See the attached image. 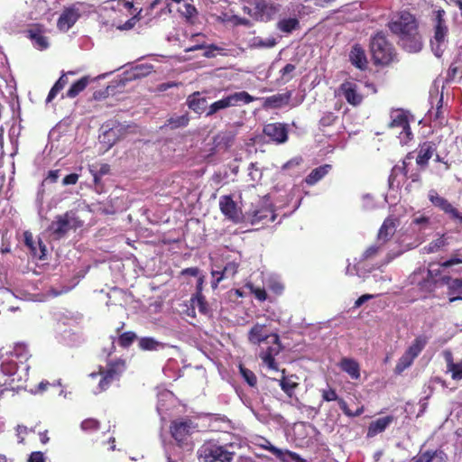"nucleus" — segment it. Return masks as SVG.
<instances>
[{"label": "nucleus", "mask_w": 462, "mask_h": 462, "mask_svg": "<svg viewBox=\"0 0 462 462\" xmlns=\"http://www.w3.org/2000/svg\"><path fill=\"white\" fill-rule=\"evenodd\" d=\"M228 22L233 23L235 25H244L246 27H251L253 25L252 22L246 18L239 17L238 15H232L229 17Z\"/></svg>", "instance_id": "nucleus-57"}, {"label": "nucleus", "mask_w": 462, "mask_h": 462, "mask_svg": "<svg viewBox=\"0 0 462 462\" xmlns=\"http://www.w3.org/2000/svg\"><path fill=\"white\" fill-rule=\"evenodd\" d=\"M248 171V176L250 177L251 180L258 182L262 179L263 172L256 162L250 163Z\"/></svg>", "instance_id": "nucleus-52"}, {"label": "nucleus", "mask_w": 462, "mask_h": 462, "mask_svg": "<svg viewBox=\"0 0 462 462\" xmlns=\"http://www.w3.org/2000/svg\"><path fill=\"white\" fill-rule=\"evenodd\" d=\"M152 65L151 64H141L134 68V77H144L152 72Z\"/></svg>", "instance_id": "nucleus-50"}, {"label": "nucleus", "mask_w": 462, "mask_h": 462, "mask_svg": "<svg viewBox=\"0 0 462 462\" xmlns=\"http://www.w3.org/2000/svg\"><path fill=\"white\" fill-rule=\"evenodd\" d=\"M166 344L152 337H143L138 340V347L143 351H158L165 348Z\"/></svg>", "instance_id": "nucleus-32"}, {"label": "nucleus", "mask_w": 462, "mask_h": 462, "mask_svg": "<svg viewBox=\"0 0 462 462\" xmlns=\"http://www.w3.org/2000/svg\"><path fill=\"white\" fill-rule=\"evenodd\" d=\"M125 370V362L118 359L116 362L109 363L106 369L100 368L99 373H91L90 376L96 378L98 374L101 375L97 390L94 391L95 394L100 393L108 389L111 383L118 381L122 374Z\"/></svg>", "instance_id": "nucleus-4"}, {"label": "nucleus", "mask_w": 462, "mask_h": 462, "mask_svg": "<svg viewBox=\"0 0 462 462\" xmlns=\"http://www.w3.org/2000/svg\"><path fill=\"white\" fill-rule=\"evenodd\" d=\"M90 172H96L99 176L103 177L109 173L110 171V166L108 164H102L99 167L96 165H92L89 168Z\"/></svg>", "instance_id": "nucleus-56"}, {"label": "nucleus", "mask_w": 462, "mask_h": 462, "mask_svg": "<svg viewBox=\"0 0 462 462\" xmlns=\"http://www.w3.org/2000/svg\"><path fill=\"white\" fill-rule=\"evenodd\" d=\"M259 447L262 448L270 451L272 454L276 456L278 458H282V456L284 455V452L274 447L268 439H261V442L258 444Z\"/></svg>", "instance_id": "nucleus-47"}, {"label": "nucleus", "mask_w": 462, "mask_h": 462, "mask_svg": "<svg viewBox=\"0 0 462 462\" xmlns=\"http://www.w3.org/2000/svg\"><path fill=\"white\" fill-rule=\"evenodd\" d=\"M395 230L394 221L391 218H386L379 229L378 243L384 244L393 236Z\"/></svg>", "instance_id": "nucleus-31"}, {"label": "nucleus", "mask_w": 462, "mask_h": 462, "mask_svg": "<svg viewBox=\"0 0 462 462\" xmlns=\"http://www.w3.org/2000/svg\"><path fill=\"white\" fill-rule=\"evenodd\" d=\"M434 456L435 452L426 451L417 457H414L412 462H431Z\"/></svg>", "instance_id": "nucleus-60"}, {"label": "nucleus", "mask_w": 462, "mask_h": 462, "mask_svg": "<svg viewBox=\"0 0 462 462\" xmlns=\"http://www.w3.org/2000/svg\"><path fill=\"white\" fill-rule=\"evenodd\" d=\"M275 220V214L270 207H262L252 210L251 212V222L254 225L261 222H273Z\"/></svg>", "instance_id": "nucleus-23"}, {"label": "nucleus", "mask_w": 462, "mask_h": 462, "mask_svg": "<svg viewBox=\"0 0 462 462\" xmlns=\"http://www.w3.org/2000/svg\"><path fill=\"white\" fill-rule=\"evenodd\" d=\"M236 135L234 131L220 132L214 137V144L218 149L227 150L234 144Z\"/></svg>", "instance_id": "nucleus-28"}, {"label": "nucleus", "mask_w": 462, "mask_h": 462, "mask_svg": "<svg viewBox=\"0 0 462 462\" xmlns=\"http://www.w3.org/2000/svg\"><path fill=\"white\" fill-rule=\"evenodd\" d=\"M448 302L462 300V279L456 278L448 283Z\"/></svg>", "instance_id": "nucleus-34"}, {"label": "nucleus", "mask_w": 462, "mask_h": 462, "mask_svg": "<svg viewBox=\"0 0 462 462\" xmlns=\"http://www.w3.org/2000/svg\"><path fill=\"white\" fill-rule=\"evenodd\" d=\"M279 11V5L265 0H256L254 7V19L258 22H269Z\"/></svg>", "instance_id": "nucleus-14"}, {"label": "nucleus", "mask_w": 462, "mask_h": 462, "mask_svg": "<svg viewBox=\"0 0 462 462\" xmlns=\"http://www.w3.org/2000/svg\"><path fill=\"white\" fill-rule=\"evenodd\" d=\"M331 170V165L324 164L322 166L313 169L310 173L306 177L305 181L309 185H314L324 178Z\"/></svg>", "instance_id": "nucleus-33"}, {"label": "nucleus", "mask_w": 462, "mask_h": 462, "mask_svg": "<svg viewBox=\"0 0 462 462\" xmlns=\"http://www.w3.org/2000/svg\"><path fill=\"white\" fill-rule=\"evenodd\" d=\"M247 287L257 300L260 301H264L266 300L267 294L264 289L254 287L252 284L247 285Z\"/></svg>", "instance_id": "nucleus-55"}, {"label": "nucleus", "mask_w": 462, "mask_h": 462, "mask_svg": "<svg viewBox=\"0 0 462 462\" xmlns=\"http://www.w3.org/2000/svg\"><path fill=\"white\" fill-rule=\"evenodd\" d=\"M187 106L197 114L207 112V99L200 92H194L187 98Z\"/></svg>", "instance_id": "nucleus-25"}, {"label": "nucleus", "mask_w": 462, "mask_h": 462, "mask_svg": "<svg viewBox=\"0 0 462 462\" xmlns=\"http://www.w3.org/2000/svg\"><path fill=\"white\" fill-rule=\"evenodd\" d=\"M428 343V338L425 336H418L412 341L411 345L408 347L406 352L416 358L420 352L424 349Z\"/></svg>", "instance_id": "nucleus-35"}, {"label": "nucleus", "mask_w": 462, "mask_h": 462, "mask_svg": "<svg viewBox=\"0 0 462 462\" xmlns=\"http://www.w3.org/2000/svg\"><path fill=\"white\" fill-rule=\"evenodd\" d=\"M301 158L300 157H295V158H292L291 160L288 161L286 163H284L282 167V169L283 171H287V170H290L291 168H294L296 166H299L301 162Z\"/></svg>", "instance_id": "nucleus-63"}, {"label": "nucleus", "mask_w": 462, "mask_h": 462, "mask_svg": "<svg viewBox=\"0 0 462 462\" xmlns=\"http://www.w3.org/2000/svg\"><path fill=\"white\" fill-rule=\"evenodd\" d=\"M238 264L235 262H229L226 264L222 271H212L211 274L214 280L212 281V288L216 289L217 284L223 279L232 278L237 273Z\"/></svg>", "instance_id": "nucleus-21"}, {"label": "nucleus", "mask_w": 462, "mask_h": 462, "mask_svg": "<svg viewBox=\"0 0 462 462\" xmlns=\"http://www.w3.org/2000/svg\"><path fill=\"white\" fill-rule=\"evenodd\" d=\"M399 44L408 52H418L422 48L421 37L418 32V29L412 32L406 33L399 39Z\"/></svg>", "instance_id": "nucleus-17"}, {"label": "nucleus", "mask_w": 462, "mask_h": 462, "mask_svg": "<svg viewBox=\"0 0 462 462\" xmlns=\"http://www.w3.org/2000/svg\"><path fill=\"white\" fill-rule=\"evenodd\" d=\"M430 225V218L423 215L415 216L411 220V226L417 227L419 231L426 229Z\"/></svg>", "instance_id": "nucleus-49"}, {"label": "nucleus", "mask_w": 462, "mask_h": 462, "mask_svg": "<svg viewBox=\"0 0 462 462\" xmlns=\"http://www.w3.org/2000/svg\"><path fill=\"white\" fill-rule=\"evenodd\" d=\"M322 399L326 402L338 401V396L336 391L332 388L322 390Z\"/></svg>", "instance_id": "nucleus-58"}, {"label": "nucleus", "mask_w": 462, "mask_h": 462, "mask_svg": "<svg viewBox=\"0 0 462 462\" xmlns=\"http://www.w3.org/2000/svg\"><path fill=\"white\" fill-rule=\"evenodd\" d=\"M198 425L189 419L175 420L171 425V434L179 443H182L196 430Z\"/></svg>", "instance_id": "nucleus-12"}, {"label": "nucleus", "mask_w": 462, "mask_h": 462, "mask_svg": "<svg viewBox=\"0 0 462 462\" xmlns=\"http://www.w3.org/2000/svg\"><path fill=\"white\" fill-rule=\"evenodd\" d=\"M89 82L90 78L88 76L81 78L80 79H79L71 85V87L66 93V97L69 98L76 97L80 92H82L87 88Z\"/></svg>", "instance_id": "nucleus-36"}, {"label": "nucleus", "mask_w": 462, "mask_h": 462, "mask_svg": "<svg viewBox=\"0 0 462 462\" xmlns=\"http://www.w3.org/2000/svg\"><path fill=\"white\" fill-rule=\"evenodd\" d=\"M30 38L33 42V44L36 48L40 50H44L48 48L49 42L47 37L42 34V32L38 29H32L29 31Z\"/></svg>", "instance_id": "nucleus-40"}, {"label": "nucleus", "mask_w": 462, "mask_h": 462, "mask_svg": "<svg viewBox=\"0 0 462 462\" xmlns=\"http://www.w3.org/2000/svg\"><path fill=\"white\" fill-rule=\"evenodd\" d=\"M273 346L268 347L267 351L261 355L263 363L270 368L277 370L276 363L273 356L277 355L281 349L280 338L278 335L273 336Z\"/></svg>", "instance_id": "nucleus-22"}, {"label": "nucleus", "mask_w": 462, "mask_h": 462, "mask_svg": "<svg viewBox=\"0 0 462 462\" xmlns=\"http://www.w3.org/2000/svg\"><path fill=\"white\" fill-rule=\"evenodd\" d=\"M137 339V335L134 331H127L122 333L118 337V345L124 348L129 347L134 340Z\"/></svg>", "instance_id": "nucleus-45"}, {"label": "nucleus", "mask_w": 462, "mask_h": 462, "mask_svg": "<svg viewBox=\"0 0 462 462\" xmlns=\"http://www.w3.org/2000/svg\"><path fill=\"white\" fill-rule=\"evenodd\" d=\"M28 461L29 462H46V458L42 452L34 451L30 455Z\"/></svg>", "instance_id": "nucleus-64"}, {"label": "nucleus", "mask_w": 462, "mask_h": 462, "mask_svg": "<svg viewBox=\"0 0 462 462\" xmlns=\"http://www.w3.org/2000/svg\"><path fill=\"white\" fill-rule=\"evenodd\" d=\"M83 223L80 221L74 211H68L63 215H58L55 220L51 222L49 230L56 239L64 236L70 229H76L82 226Z\"/></svg>", "instance_id": "nucleus-7"}, {"label": "nucleus", "mask_w": 462, "mask_h": 462, "mask_svg": "<svg viewBox=\"0 0 462 462\" xmlns=\"http://www.w3.org/2000/svg\"><path fill=\"white\" fill-rule=\"evenodd\" d=\"M221 212L230 220L239 222L242 219L241 209L230 196H222L219 199Z\"/></svg>", "instance_id": "nucleus-16"}, {"label": "nucleus", "mask_w": 462, "mask_h": 462, "mask_svg": "<svg viewBox=\"0 0 462 462\" xmlns=\"http://www.w3.org/2000/svg\"><path fill=\"white\" fill-rule=\"evenodd\" d=\"M393 416L379 418L372 421L367 430V438H373L377 434L385 430V429L393 422Z\"/></svg>", "instance_id": "nucleus-26"}, {"label": "nucleus", "mask_w": 462, "mask_h": 462, "mask_svg": "<svg viewBox=\"0 0 462 462\" xmlns=\"http://www.w3.org/2000/svg\"><path fill=\"white\" fill-rule=\"evenodd\" d=\"M381 245L382 244L380 243V245H374L368 247L364 253V259H369L377 254V253L381 249Z\"/></svg>", "instance_id": "nucleus-59"}, {"label": "nucleus", "mask_w": 462, "mask_h": 462, "mask_svg": "<svg viewBox=\"0 0 462 462\" xmlns=\"http://www.w3.org/2000/svg\"><path fill=\"white\" fill-rule=\"evenodd\" d=\"M277 42L275 38L269 37L265 40L261 37H254L250 40L249 46L251 48L261 49V48H273L276 45Z\"/></svg>", "instance_id": "nucleus-41"}, {"label": "nucleus", "mask_w": 462, "mask_h": 462, "mask_svg": "<svg viewBox=\"0 0 462 462\" xmlns=\"http://www.w3.org/2000/svg\"><path fill=\"white\" fill-rule=\"evenodd\" d=\"M446 239L441 236L430 242L424 249L427 253H434L446 245Z\"/></svg>", "instance_id": "nucleus-51"}, {"label": "nucleus", "mask_w": 462, "mask_h": 462, "mask_svg": "<svg viewBox=\"0 0 462 462\" xmlns=\"http://www.w3.org/2000/svg\"><path fill=\"white\" fill-rule=\"evenodd\" d=\"M370 50L375 64H389L394 56V49L383 32H376L370 41Z\"/></svg>", "instance_id": "nucleus-3"}, {"label": "nucleus", "mask_w": 462, "mask_h": 462, "mask_svg": "<svg viewBox=\"0 0 462 462\" xmlns=\"http://www.w3.org/2000/svg\"><path fill=\"white\" fill-rule=\"evenodd\" d=\"M296 67L293 64L288 63L286 64L281 70V78L280 82L282 83H287L292 79V72L295 70Z\"/></svg>", "instance_id": "nucleus-48"}, {"label": "nucleus", "mask_w": 462, "mask_h": 462, "mask_svg": "<svg viewBox=\"0 0 462 462\" xmlns=\"http://www.w3.org/2000/svg\"><path fill=\"white\" fill-rule=\"evenodd\" d=\"M293 377L294 375L282 376V379L278 380L280 387L289 397L293 396L294 391L299 385L298 383L292 380Z\"/></svg>", "instance_id": "nucleus-38"}, {"label": "nucleus", "mask_w": 462, "mask_h": 462, "mask_svg": "<svg viewBox=\"0 0 462 462\" xmlns=\"http://www.w3.org/2000/svg\"><path fill=\"white\" fill-rule=\"evenodd\" d=\"M435 152V147L432 143H423L419 149L418 156L416 159L417 164L420 166H425L428 164L429 160L432 157Z\"/></svg>", "instance_id": "nucleus-30"}, {"label": "nucleus", "mask_w": 462, "mask_h": 462, "mask_svg": "<svg viewBox=\"0 0 462 462\" xmlns=\"http://www.w3.org/2000/svg\"><path fill=\"white\" fill-rule=\"evenodd\" d=\"M349 59L351 63L360 69H365L367 67V59L365 51L359 44L353 46Z\"/></svg>", "instance_id": "nucleus-27"}, {"label": "nucleus", "mask_w": 462, "mask_h": 462, "mask_svg": "<svg viewBox=\"0 0 462 462\" xmlns=\"http://www.w3.org/2000/svg\"><path fill=\"white\" fill-rule=\"evenodd\" d=\"M263 134L277 143H282L288 138L286 127L280 123L266 125L263 127Z\"/></svg>", "instance_id": "nucleus-18"}, {"label": "nucleus", "mask_w": 462, "mask_h": 462, "mask_svg": "<svg viewBox=\"0 0 462 462\" xmlns=\"http://www.w3.org/2000/svg\"><path fill=\"white\" fill-rule=\"evenodd\" d=\"M18 370V365L13 360L2 363L0 367V387L3 388L1 390L2 393L9 388L13 389V383L15 381L21 380V376L17 374Z\"/></svg>", "instance_id": "nucleus-11"}, {"label": "nucleus", "mask_w": 462, "mask_h": 462, "mask_svg": "<svg viewBox=\"0 0 462 462\" xmlns=\"http://www.w3.org/2000/svg\"><path fill=\"white\" fill-rule=\"evenodd\" d=\"M429 199L435 207L448 214L451 219L457 220L462 224V213L458 212L445 198L440 197L436 190H430Z\"/></svg>", "instance_id": "nucleus-13"}, {"label": "nucleus", "mask_w": 462, "mask_h": 462, "mask_svg": "<svg viewBox=\"0 0 462 462\" xmlns=\"http://www.w3.org/2000/svg\"><path fill=\"white\" fill-rule=\"evenodd\" d=\"M339 93L347 103L352 106H358L363 101V95L360 92L359 86L352 81H346L339 87Z\"/></svg>", "instance_id": "nucleus-15"}, {"label": "nucleus", "mask_w": 462, "mask_h": 462, "mask_svg": "<svg viewBox=\"0 0 462 462\" xmlns=\"http://www.w3.org/2000/svg\"><path fill=\"white\" fill-rule=\"evenodd\" d=\"M99 428V422L94 419H87L82 421L81 429L84 431L97 430Z\"/></svg>", "instance_id": "nucleus-53"}, {"label": "nucleus", "mask_w": 462, "mask_h": 462, "mask_svg": "<svg viewBox=\"0 0 462 462\" xmlns=\"http://www.w3.org/2000/svg\"><path fill=\"white\" fill-rule=\"evenodd\" d=\"M232 444L220 445L216 441H206L199 449L198 455L203 462H232L236 452Z\"/></svg>", "instance_id": "nucleus-1"}, {"label": "nucleus", "mask_w": 462, "mask_h": 462, "mask_svg": "<svg viewBox=\"0 0 462 462\" xmlns=\"http://www.w3.org/2000/svg\"><path fill=\"white\" fill-rule=\"evenodd\" d=\"M275 334H271L266 330V326L262 324H255L252 327V328L248 332V340L250 343L254 345H260L261 343L268 340L269 338L273 339V336Z\"/></svg>", "instance_id": "nucleus-20"}, {"label": "nucleus", "mask_w": 462, "mask_h": 462, "mask_svg": "<svg viewBox=\"0 0 462 462\" xmlns=\"http://www.w3.org/2000/svg\"><path fill=\"white\" fill-rule=\"evenodd\" d=\"M189 122V115L183 114L181 116H171L163 125V127H169L171 129H177L180 127H185L188 125Z\"/></svg>", "instance_id": "nucleus-37"}, {"label": "nucleus", "mask_w": 462, "mask_h": 462, "mask_svg": "<svg viewBox=\"0 0 462 462\" xmlns=\"http://www.w3.org/2000/svg\"><path fill=\"white\" fill-rule=\"evenodd\" d=\"M239 371L243 379L250 385L251 387L256 386L257 378L254 372L245 368L242 365H239Z\"/></svg>", "instance_id": "nucleus-46"}, {"label": "nucleus", "mask_w": 462, "mask_h": 462, "mask_svg": "<svg viewBox=\"0 0 462 462\" xmlns=\"http://www.w3.org/2000/svg\"><path fill=\"white\" fill-rule=\"evenodd\" d=\"M300 26L297 18L282 19L277 23V29L285 33H291Z\"/></svg>", "instance_id": "nucleus-39"}, {"label": "nucleus", "mask_w": 462, "mask_h": 462, "mask_svg": "<svg viewBox=\"0 0 462 462\" xmlns=\"http://www.w3.org/2000/svg\"><path fill=\"white\" fill-rule=\"evenodd\" d=\"M292 96L291 91H286L282 94H275L263 98V107L265 109L280 108L287 105Z\"/></svg>", "instance_id": "nucleus-19"}, {"label": "nucleus", "mask_w": 462, "mask_h": 462, "mask_svg": "<svg viewBox=\"0 0 462 462\" xmlns=\"http://www.w3.org/2000/svg\"><path fill=\"white\" fill-rule=\"evenodd\" d=\"M337 116L332 112H326L319 120L320 126H330L334 124Z\"/></svg>", "instance_id": "nucleus-54"}, {"label": "nucleus", "mask_w": 462, "mask_h": 462, "mask_svg": "<svg viewBox=\"0 0 462 462\" xmlns=\"http://www.w3.org/2000/svg\"><path fill=\"white\" fill-rule=\"evenodd\" d=\"M414 359L415 358L413 356H411L405 351L404 354L399 358L396 364L394 369L395 373L401 374L405 369H407L412 365Z\"/></svg>", "instance_id": "nucleus-42"}, {"label": "nucleus", "mask_w": 462, "mask_h": 462, "mask_svg": "<svg viewBox=\"0 0 462 462\" xmlns=\"http://www.w3.org/2000/svg\"><path fill=\"white\" fill-rule=\"evenodd\" d=\"M446 363H447V373H450L451 378L455 381L462 379V360L455 363L453 360V355L450 351L446 350L443 353Z\"/></svg>", "instance_id": "nucleus-24"}, {"label": "nucleus", "mask_w": 462, "mask_h": 462, "mask_svg": "<svg viewBox=\"0 0 462 462\" xmlns=\"http://www.w3.org/2000/svg\"><path fill=\"white\" fill-rule=\"evenodd\" d=\"M129 126L117 122H106L100 127L99 142L105 151L109 150L116 142L124 138Z\"/></svg>", "instance_id": "nucleus-5"}, {"label": "nucleus", "mask_w": 462, "mask_h": 462, "mask_svg": "<svg viewBox=\"0 0 462 462\" xmlns=\"http://www.w3.org/2000/svg\"><path fill=\"white\" fill-rule=\"evenodd\" d=\"M389 28L401 39V37L406 35V33L416 31L418 25L415 18L410 13L403 12L396 20H393L389 23Z\"/></svg>", "instance_id": "nucleus-9"}, {"label": "nucleus", "mask_w": 462, "mask_h": 462, "mask_svg": "<svg viewBox=\"0 0 462 462\" xmlns=\"http://www.w3.org/2000/svg\"><path fill=\"white\" fill-rule=\"evenodd\" d=\"M390 128H400L399 133L400 143H407L412 138V133L410 127L406 113L402 109H395L391 112Z\"/></svg>", "instance_id": "nucleus-8"}, {"label": "nucleus", "mask_w": 462, "mask_h": 462, "mask_svg": "<svg viewBox=\"0 0 462 462\" xmlns=\"http://www.w3.org/2000/svg\"><path fill=\"white\" fill-rule=\"evenodd\" d=\"M191 306L193 309H198L199 311L202 314H208V306L207 301L205 300L204 296L197 292V294L191 298Z\"/></svg>", "instance_id": "nucleus-43"}, {"label": "nucleus", "mask_w": 462, "mask_h": 462, "mask_svg": "<svg viewBox=\"0 0 462 462\" xmlns=\"http://www.w3.org/2000/svg\"><path fill=\"white\" fill-rule=\"evenodd\" d=\"M171 397V393L169 391H163L159 393L158 395V404H157V411L161 412V411L163 409V404L162 402H164L165 400Z\"/></svg>", "instance_id": "nucleus-61"}, {"label": "nucleus", "mask_w": 462, "mask_h": 462, "mask_svg": "<svg viewBox=\"0 0 462 462\" xmlns=\"http://www.w3.org/2000/svg\"><path fill=\"white\" fill-rule=\"evenodd\" d=\"M339 366L352 379L356 380L360 377V367L356 360L348 357H344L341 359Z\"/></svg>", "instance_id": "nucleus-29"}, {"label": "nucleus", "mask_w": 462, "mask_h": 462, "mask_svg": "<svg viewBox=\"0 0 462 462\" xmlns=\"http://www.w3.org/2000/svg\"><path fill=\"white\" fill-rule=\"evenodd\" d=\"M85 9L86 5L83 3H77L70 7L64 9L58 19V28L60 31L67 32L75 24Z\"/></svg>", "instance_id": "nucleus-10"}, {"label": "nucleus", "mask_w": 462, "mask_h": 462, "mask_svg": "<svg viewBox=\"0 0 462 462\" xmlns=\"http://www.w3.org/2000/svg\"><path fill=\"white\" fill-rule=\"evenodd\" d=\"M254 100V97L246 91L235 92L223 98L213 102L206 112V116L210 117L219 112L231 106H236L241 104H249Z\"/></svg>", "instance_id": "nucleus-6"}, {"label": "nucleus", "mask_w": 462, "mask_h": 462, "mask_svg": "<svg viewBox=\"0 0 462 462\" xmlns=\"http://www.w3.org/2000/svg\"><path fill=\"white\" fill-rule=\"evenodd\" d=\"M93 176V180L95 184V189L98 193H102L104 191V185L102 182V177L97 174L96 172H90Z\"/></svg>", "instance_id": "nucleus-62"}, {"label": "nucleus", "mask_w": 462, "mask_h": 462, "mask_svg": "<svg viewBox=\"0 0 462 462\" xmlns=\"http://www.w3.org/2000/svg\"><path fill=\"white\" fill-rule=\"evenodd\" d=\"M67 83L68 79L66 77V74H62L50 90L48 97L46 98V102H51L56 97V95L67 85Z\"/></svg>", "instance_id": "nucleus-44"}, {"label": "nucleus", "mask_w": 462, "mask_h": 462, "mask_svg": "<svg viewBox=\"0 0 462 462\" xmlns=\"http://www.w3.org/2000/svg\"><path fill=\"white\" fill-rule=\"evenodd\" d=\"M446 13L443 9L434 12V35L430 45L436 57L440 58L448 45V28L444 19Z\"/></svg>", "instance_id": "nucleus-2"}]
</instances>
